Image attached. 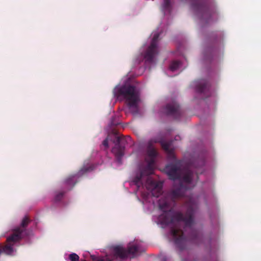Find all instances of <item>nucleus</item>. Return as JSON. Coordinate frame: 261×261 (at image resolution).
<instances>
[{
  "label": "nucleus",
  "mask_w": 261,
  "mask_h": 261,
  "mask_svg": "<svg viewBox=\"0 0 261 261\" xmlns=\"http://www.w3.org/2000/svg\"><path fill=\"white\" fill-rule=\"evenodd\" d=\"M111 250L114 257L120 259L136 258L142 252L140 245L136 244H129L126 248L120 245H115L111 247Z\"/></svg>",
  "instance_id": "4"
},
{
  "label": "nucleus",
  "mask_w": 261,
  "mask_h": 261,
  "mask_svg": "<svg viewBox=\"0 0 261 261\" xmlns=\"http://www.w3.org/2000/svg\"><path fill=\"white\" fill-rule=\"evenodd\" d=\"M63 195L64 193L62 192H60L56 193L54 198L55 201L56 202L60 201L62 199Z\"/></svg>",
  "instance_id": "17"
},
{
  "label": "nucleus",
  "mask_w": 261,
  "mask_h": 261,
  "mask_svg": "<svg viewBox=\"0 0 261 261\" xmlns=\"http://www.w3.org/2000/svg\"><path fill=\"white\" fill-rule=\"evenodd\" d=\"M81 261H87L86 259L81 260Z\"/></svg>",
  "instance_id": "23"
},
{
  "label": "nucleus",
  "mask_w": 261,
  "mask_h": 261,
  "mask_svg": "<svg viewBox=\"0 0 261 261\" xmlns=\"http://www.w3.org/2000/svg\"><path fill=\"white\" fill-rule=\"evenodd\" d=\"M164 109L167 115L171 116L175 119L179 118L181 115L179 105L175 101L167 104Z\"/></svg>",
  "instance_id": "9"
},
{
  "label": "nucleus",
  "mask_w": 261,
  "mask_h": 261,
  "mask_svg": "<svg viewBox=\"0 0 261 261\" xmlns=\"http://www.w3.org/2000/svg\"><path fill=\"white\" fill-rule=\"evenodd\" d=\"M180 64V62L179 61H174L171 63L170 65V69L172 71H174L178 68Z\"/></svg>",
  "instance_id": "15"
},
{
  "label": "nucleus",
  "mask_w": 261,
  "mask_h": 261,
  "mask_svg": "<svg viewBox=\"0 0 261 261\" xmlns=\"http://www.w3.org/2000/svg\"><path fill=\"white\" fill-rule=\"evenodd\" d=\"M166 171L169 179L179 180V186L159 200V208L163 212L159 220L162 224L171 225L170 232L174 243L180 250H183L189 243L195 245L202 243L204 238L200 231L192 229L195 212L193 207L189 206L184 215L181 212H175L172 204L184 197L186 191L195 186V178L197 179L198 175L188 168L181 169L177 163L167 166Z\"/></svg>",
  "instance_id": "1"
},
{
  "label": "nucleus",
  "mask_w": 261,
  "mask_h": 261,
  "mask_svg": "<svg viewBox=\"0 0 261 261\" xmlns=\"http://www.w3.org/2000/svg\"><path fill=\"white\" fill-rule=\"evenodd\" d=\"M68 258L70 261H79V256L75 253H72L68 255Z\"/></svg>",
  "instance_id": "16"
},
{
  "label": "nucleus",
  "mask_w": 261,
  "mask_h": 261,
  "mask_svg": "<svg viewBox=\"0 0 261 261\" xmlns=\"http://www.w3.org/2000/svg\"><path fill=\"white\" fill-rule=\"evenodd\" d=\"M115 139L113 141L115 146L113 147L112 152L114 154L117 162L121 164V159L124 155L126 140L121 136H119L115 131L113 132Z\"/></svg>",
  "instance_id": "7"
},
{
  "label": "nucleus",
  "mask_w": 261,
  "mask_h": 261,
  "mask_svg": "<svg viewBox=\"0 0 261 261\" xmlns=\"http://www.w3.org/2000/svg\"><path fill=\"white\" fill-rule=\"evenodd\" d=\"M210 86L207 81L202 80L196 85V91L200 93H205L209 90Z\"/></svg>",
  "instance_id": "11"
},
{
  "label": "nucleus",
  "mask_w": 261,
  "mask_h": 261,
  "mask_svg": "<svg viewBox=\"0 0 261 261\" xmlns=\"http://www.w3.org/2000/svg\"><path fill=\"white\" fill-rule=\"evenodd\" d=\"M192 6L199 19L205 23L211 22L215 11L205 0H191Z\"/></svg>",
  "instance_id": "5"
},
{
  "label": "nucleus",
  "mask_w": 261,
  "mask_h": 261,
  "mask_svg": "<svg viewBox=\"0 0 261 261\" xmlns=\"http://www.w3.org/2000/svg\"><path fill=\"white\" fill-rule=\"evenodd\" d=\"M91 258L92 259V261H112L111 259H108L106 260H105L103 259H99L97 258V257H96L94 255H90Z\"/></svg>",
  "instance_id": "18"
},
{
  "label": "nucleus",
  "mask_w": 261,
  "mask_h": 261,
  "mask_svg": "<svg viewBox=\"0 0 261 261\" xmlns=\"http://www.w3.org/2000/svg\"><path fill=\"white\" fill-rule=\"evenodd\" d=\"M175 140H181V138L178 135H177L175 137Z\"/></svg>",
  "instance_id": "21"
},
{
  "label": "nucleus",
  "mask_w": 261,
  "mask_h": 261,
  "mask_svg": "<svg viewBox=\"0 0 261 261\" xmlns=\"http://www.w3.org/2000/svg\"><path fill=\"white\" fill-rule=\"evenodd\" d=\"M20 229H17L14 234H12L7 238V244L3 245L0 243V256L4 254L6 255H13L14 252L13 245L14 243L20 240Z\"/></svg>",
  "instance_id": "6"
},
{
  "label": "nucleus",
  "mask_w": 261,
  "mask_h": 261,
  "mask_svg": "<svg viewBox=\"0 0 261 261\" xmlns=\"http://www.w3.org/2000/svg\"><path fill=\"white\" fill-rule=\"evenodd\" d=\"M147 153L149 160L147 159V165L142 168L139 175L136 176L133 179L135 185L139 189L144 185L148 191H150L153 196L158 197L162 193V184L153 180L150 175L153 173L154 158L157 155L155 149L149 145L147 149Z\"/></svg>",
  "instance_id": "2"
},
{
  "label": "nucleus",
  "mask_w": 261,
  "mask_h": 261,
  "mask_svg": "<svg viewBox=\"0 0 261 261\" xmlns=\"http://www.w3.org/2000/svg\"><path fill=\"white\" fill-rule=\"evenodd\" d=\"M75 175H70L68 177V178L66 179V184L67 185H72L73 187L75 184L76 181H75Z\"/></svg>",
  "instance_id": "13"
},
{
  "label": "nucleus",
  "mask_w": 261,
  "mask_h": 261,
  "mask_svg": "<svg viewBox=\"0 0 261 261\" xmlns=\"http://www.w3.org/2000/svg\"><path fill=\"white\" fill-rule=\"evenodd\" d=\"M30 221V219H29V218L28 217L25 216L22 220V222L21 223V227H18L15 228V229H14L12 234H14L17 229H18V228L20 229V230H21V232L20 234V240L22 238V233L24 231L25 228L27 226V225L29 223Z\"/></svg>",
  "instance_id": "12"
},
{
  "label": "nucleus",
  "mask_w": 261,
  "mask_h": 261,
  "mask_svg": "<svg viewBox=\"0 0 261 261\" xmlns=\"http://www.w3.org/2000/svg\"><path fill=\"white\" fill-rule=\"evenodd\" d=\"M159 36L158 33L153 35L151 44L145 53L144 58L149 63L153 62L154 56L158 54L157 43Z\"/></svg>",
  "instance_id": "8"
},
{
  "label": "nucleus",
  "mask_w": 261,
  "mask_h": 261,
  "mask_svg": "<svg viewBox=\"0 0 261 261\" xmlns=\"http://www.w3.org/2000/svg\"><path fill=\"white\" fill-rule=\"evenodd\" d=\"M114 94L117 98L126 100L127 105L133 114L139 112L138 102L139 94L136 87L133 85H123L114 89Z\"/></svg>",
  "instance_id": "3"
},
{
  "label": "nucleus",
  "mask_w": 261,
  "mask_h": 261,
  "mask_svg": "<svg viewBox=\"0 0 261 261\" xmlns=\"http://www.w3.org/2000/svg\"><path fill=\"white\" fill-rule=\"evenodd\" d=\"M181 2H187L188 1V0H180Z\"/></svg>",
  "instance_id": "22"
},
{
  "label": "nucleus",
  "mask_w": 261,
  "mask_h": 261,
  "mask_svg": "<svg viewBox=\"0 0 261 261\" xmlns=\"http://www.w3.org/2000/svg\"><path fill=\"white\" fill-rule=\"evenodd\" d=\"M102 145L105 147L106 148H108L109 147L108 145V138H106L105 140H104L102 142Z\"/></svg>",
  "instance_id": "19"
},
{
  "label": "nucleus",
  "mask_w": 261,
  "mask_h": 261,
  "mask_svg": "<svg viewBox=\"0 0 261 261\" xmlns=\"http://www.w3.org/2000/svg\"><path fill=\"white\" fill-rule=\"evenodd\" d=\"M173 141H163L161 142L163 149L166 152L169 158L174 159L175 158L174 149L172 147Z\"/></svg>",
  "instance_id": "10"
},
{
  "label": "nucleus",
  "mask_w": 261,
  "mask_h": 261,
  "mask_svg": "<svg viewBox=\"0 0 261 261\" xmlns=\"http://www.w3.org/2000/svg\"><path fill=\"white\" fill-rule=\"evenodd\" d=\"M171 8V4L170 0H164L162 6V9L163 11H169Z\"/></svg>",
  "instance_id": "14"
},
{
  "label": "nucleus",
  "mask_w": 261,
  "mask_h": 261,
  "mask_svg": "<svg viewBox=\"0 0 261 261\" xmlns=\"http://www.w3.org/2000/svg\"><path fill=\"white\" fill-rule=\"evenodd\" d=\"M91 170H92V169L90 167H88V168L82 169V170H81V172L82 173H86L88 171H89Z\"/></svg>",
  "instance_id": "20"
}]
</instances>
